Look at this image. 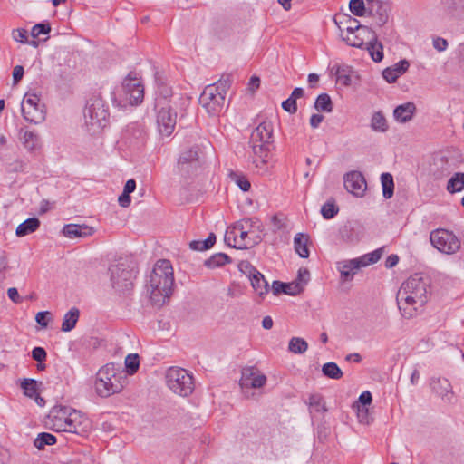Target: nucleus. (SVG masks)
<instances>
[{"mask_svg":"<svg viewBox=\"0 0 464 464\" xmlns=\"http://www.w3.org/2000/svg\"><path fill=\"white\" fill-rule=\"evenodd\" d=\"M294 245L296 253L302 258H307L309 256V250L307 247V238L302 233H297L294 238Z\"/></svg>","mask_w":464,"mask_h":464,"instance_id":"c9c22d12","label":"nucleus"},{"mask_svg":"<svg viewBox=\"0 0 464 464\" xmlns=\"http://www.w3.org/2000/svg\"><path fill=\"white\" fill-rule=\"evenodd\" d=\"M216 235L210 233L205 240H192L189 243V247L196 251H204L211 248L216 243Z\"/></svg>","mask_w":464,"mask_h":464,"instance_id":"f704fd0d","label":"nucleus"},{"mask_svg":"<svg viewBox=\"0 0 464 464\" xmlns=\"http://www.w3.org/2000/svg\"><path fill=\"white\" fill-rule=\"evenodd\" d=\"M41 225L37 218H29L22 222L15 230L17 237H24L36 231Z\"/></svg>","mask_w":464,"mask_h":464,"instance_id":"393cba45","label":"nucleus"},{"mask_svg":"<svg viewBox=\"0 0 464 464\" xmlns=\"http://www.w3.org/2000/svg\"><path fill=\"white\" fill-rule=\"evenodd\" d=\"M339 212V208L334 204V199L325 202L321 208V214L325 219L334 218Z\"/></svg>","mask_w":464,"mask_h":464,"instance_id":"c03bdc74","label":"nucleus"},{"mask_svg":"<svg viewBox=\"0 0 464 464\" xmlns=\"http://www.w3.org/2000/svg\"><path fill=\"white\" fill-rule=\"evenodd\" d=\"M231 179L234 180L237 185L244 191L246 192L250 189V182L247 179H246L244 176H240L237 173L231 174Z\"/></svg>","mask_w":464,"mask_h":464,"instance_id":"6e6d98bb","label":"nucleus"},{"mask_svg":"<svg viewBox=\"0 0 464 464\" xmlns=\"http://www.w3.org/2000/svg\"><path fill=\"white\" fill-rule=\"evenodd\" d=\"M271 290L275 295L285 294L288 295H296L302 293V286L299 283H283L281 281L275 280L272 283Z\"/></svg>","mask_w":464,"mask_h":464,"instance_id":"f3484780","label":"nucleus"},{"mask_svg":"<svg viewBox=\"0 0 464 464\" xmlns=\"http://www.w3.org/2000/svg\"><path fill=\"white\" fill-rule=\"evenodd\" d=\"M323 374L330 379L339 380L343 373L341 368L334 362H326L322 367Z\"/></svg>","mask_w":464,"mask_h":464,"instance_id":"58836bf2","label":"nucleus"},{"mask_svg":"<svg viewBox=\"0 0 464 464\" xmlns=\"http://www.w3.org/2000/svg\"><path fill=\"white\" fill-rule=\"evenodd\" d=\"M430 278L421 273L411 276L401 286L396 300L401 315L411 318L415 315L416 304L423 306L428 301Z\"/></svg>","mask_w":464,"mask_h":464,"instance_id":"f257e3e1","label":"nucleus"},{"mask_svg":"<svg viewBox=\"0 0 464 464\" xmlns=\"http://www.w3.org/2000/svg\"><path fill=\"white\" fill-rule=\"evenodd\" d=\"M51 429L56 432L82 435L92 428V421L80 411L68 406L55 405L48 414Z\"/></svg>","mask_w":464,"mask_h":464,"instance_id":"7ed1b4c3","label":"nucleus"},{"mask_svg":"<svg viewBox=\"0 0 464 464\" xmlns=\"http://www.w3.org/2000/svg\"><path fill=\"white\" fill-rule=\"evenodd\" d=\"M26 162L22 160H15L10 164V170L14 172H24L26 169Z\"/></svg>","mask_w":464,"mask_h":464,"instance_id":"338daca9","label":"nucleus"},{"mask_svg":"<svg viewBox=\"0 0 464 464\" xmlns=\"http://www.w3.org/2000/svg\"><path fill=\"white\" fill-rule=\"evenodd\" d=\"M47 353L46 351L40 346L34 347L32 350V358L37 362H43L46 360Z\"/></svg>","mask_w":464,"mask_h":464,"instance_id":"bf43d9fd","label":"nucleus"},{"mask_svg":"<svg viewBox=\"0 0 464 464\" xmlns=\"http://www.w3.org/2000/svg\"><path fill=\"white\" fill-rule=\"evenodd\" d=\"M214 88L217 89V92H219L221 96H224V99L226 98L227 91L230 87V80L227 77L226 80H219L215 84H212Z\"/></svg>","mask_w":464,"mask_h":464,"instance_id":"13d9d810","label":"nucleus"},{"mask_svg":"<svg viewBox=\"0 0 464 464\" xmlns=\"http://www.w3.org/2000/svg\"><path fill=\"white\" fill-rule=\"evenodd\" d=\"M250 283L255 292L262 298L269 291L268 282L259 271L256 272L253 278L250 279Z\"/></svg>","mask_w":464,"mask_h":464,"instance_id":"a878e982","label":"nucleus"},{"mask_svg":"<svg viewBox=\"0 0 464 464\" xmlns=\"http://www.w3.org/2000/svg\"><path fill=\"white\" fill-rule=\"evenodd\" d=\"M309 280H310V273H309L308 269L300 268L298 270L297 277L295 280L293 281V283H299V285H301V286H302V292H303L305 285L309 282Z\"/></svg>","mask_w":464,"mask_h":464,"instance_id":"4d7b16f0","label":"nucleus"},{"mask_svg":"<svg viewBox=\"0 0 464 464\" xmlns=\"http://www.w3.org/2000/svg\"><path fill=\"white\" fill-rule=\"evenodd\" d=\"M365 38L368 39V34L364 33H351L343 37V40L350 46L363 49L365 45Z\"/></svg>","mask_w":464,"mask_h":464,"instance_id":"7c9ffc66","label":"nucleus"},{"mask_svg":"<svg viewBox=\"0 0 464 464\" xmlns=\"http://www.w3.org/2000/svg\"><path fill=\"white\" fill-rule=\"evenodd\" d=\"M409 66H410L409 62L407 60L403 59V60H401L396 64H394L392 66V69H393V71H395V72L400 77L401 75H402L403 73H405L407 72V70L409 69Z\"/></svg>","mask_w":464,"mask_h":464,"instance_id":"680f3d73","label":"nucleus"},{"mask_svg":"<svg viewBox=\"0 0 464 464\" xmlns=\"http://www.w3.org/2000/svg\"><path fill=\"white\" fill-rule=\"evenodd\" d=\"M460 2V0H451L447 5V14L452 17L459 16L463 9V6L459 5Z\"/></svg>","mask_w":464,"mask_h":464,"instance_id":"5fc2aeb1","label":"nucleus"},{"mask_svg":"<svg viewBox=\"0 0 464 464\" xmlns=\"http://www.w3.org/2000/svg\"><path fill=\"white\" fill-rule=\"evenodd\" d=\"M266 382V375L260 373L259 371L252 367L243 369L239 382L242 388H261Z\"/></svg>","mask_w":464,"mask_h":464,"instance_id":"4468645a","label":"nucleus"},{"mask_svg":"<svg viewBox=\"0 0 464 464\" xmlns=\"http://www.w3.org/2000/svg\"><path fill=\"white\" fill-rule=\"evenodd\" d=\"M38 142V136L32 130H26L24 134V146L29 150H34Z\"/></svg>","mask_w":464,"mask_h":464,"instance_id":"864d4df0","label":"nucleus"},{"mask_svg":"<svg viewBox=\"0 0 464 464\" xmlns=\"http://www.w3.org/2000/svg\"><path fill=\"white\" fill-rule=\"evenodd\" d=\"M383 78L390 83L395 82L399 75L393 71L392 67H388L382 72Z\"/></svg>","mask_w":464,"mask_h":464,"instance_id":"0e129e2a","label":"nucleus"},{"mask_svg":"<svg viewBox=\"0 0 464 464\" xmlns=\"http://www.w3.org/2000/svg\"><path fill=\"white\" fill-rule=\"evenodd\" d=\"M369 51L371 57L374 62H381L383 59V52L382 44L377 42L376 35L372 31V36H368L364 48Z\"/></svg>","mask_w":464,"mask_h":464,"instance_id":"4be33fe9","label":"nucleus"},{"mask_svg":"<svg viewBox=\"0 0 464 464\" xmlns=\"http://www.w3.org/2000/svg\"><path fill=\"white\" fill-rule=\"evenodd\" d=\"M430 240L431 245L440 252L452 255L460 248V240L450 230L438 228L430 232Z\"/></svg>","mask_w":464,"mask_h":464,"instance_id":"1a4fd4ad","label":"nucleus"},{"mask_svg":"<svg viewBox=\"0 0 464 464\" xmlns=\"http://www.w3.org/2000/svg\"><path fill=\"white\" fill-rule=\"evenodd\" d=\"M360 268L361 266L357 258L337 263V269L343 281H351Z\"/></svg>","mask_w":464,"mask_h":464,"instance_id":"a211bd4d","label":"nucleus"},{"mask_svg":"<svg viewBox=\"0 0 464 464\" xmlns=\"http://www.w3.org/2000/svg\"><path fill=\"white\" fill-rule=\"evenodd\" d=\"M340 236L343 241L350 244L358 243L362 237L357 227L352 222H348L341 228Z\"/></svg>","mask_w":464,"mask_h":464,"instance_id":"412c9836","label":"nucleus"},{"mask_svg":"<svg viewBox=\"0 0 464 464\" xmlns=\"http://www.w3.org/2000/svg\"><path fill=\"white\" fill-rule=\"evenodd\" d=\"M371 13L376 16V23L379 26L383 25L388 21L387 9L380 1H375L372 3Z\"/></svg>","mask_w":464,"mask_h":464,"instance_id":"c85d7f7f","label":"nucleus"},{"mask_svg":"<svg viewBox=\"0 0 464 464\" xmlns=\"http://www.w3.org/2000/svg\"><path fill=\"white\" fill-rule=\"evenodd\" d=\"M168 387L176 394L187 397L194 391V379L183 368L170 367L166 372Z\"/></svg>","mask_w":464,"mask_h":464,"instance_id":"6e6552de","label":"nucleus"},{"mask_svg":"<svg viewBox=\"0 0 464 464\" xmlns=\"http://www.w3.org/2000/svg\"><path fill=\"white\" fill-rule=\"evenodd\" d=\"M128 135L131 136L137 141L143 142L145 139V131L140 126L136 124H131L128 126L125 132V136L127 137Z\"/></svg>","mask_w":464,"mask_h":464,"instance_id":"09e8293b","label":"nucleus"},{"mask_svg":"<svg viewBox=\"0 0 464 464\" xmlns=\"http://www.w3.org/2000/svg\"><path fill=\"white\" fill-rule=\"evenodd\" d=\"M122 376L118 372L114 363L102 366L96 374L95 391L102 398H108L119 393L123 389Z\"/></svg>","mask_w":464,"mask_h":464,"instance_id":"423d86ee","label":"nucleus"},{"mask_svg":"<svg viewBox=\"0 0 464 464\" xmlns=\"http://www.w3.org/2000/svg\"><path fill=\"white\" fill-rule=\"evenodd\" d=\"M352 68L348 65H334L331 68V73L336 76V81L344 86H350L352 83L351 79Z\"/></svg>","mask_w":464,"mask_h":464,"instance_id":"5701e85b","label":"nucleus"},{"mask_svg":"<svg viewBox=\"0 0 464 464\" xmlns=\"http://www.w3.org/2000/svg\"><path fill=\"white\" fill-rule=\"evenodd\" d=\"M173 267L169 260L160 259L154 265L147 283L150 299L154 306L161 307L172 294Z\"/></svg>","mask_w":464,"mask_h":464,"instance_id":"f03ea898","label":"nucleus"},{"mask_svg":"<svg viewBox=\"0 0 464 464\" xmlns=\"http://www.w3.org/2000/svg\"><path fill=\"white\" fill-rule=\"evenodd\" d=\"M432 391L446 402H451L454 392L452 386L446 378H433L430 382Z\"/></svg>","mask_w":464,"mask_h":464,"instance_id":"dca6fc26","label":"nucleus"},{"mask_svg":"<svg viewBox=\"0 0 464 464\" xmlns=\"http://www.w3.org/2000/svg\"><path fill=\"white\" fill-rule=\"evenodd\" d=\"M238 269L240 272H242L244 275H246L249 280L253 278L256 272L258 270L251 265V263L247 260H243L238 264Z\"/></svg>","mask_w":464,"mask_h":464,"instance_id":"603ef678","label":"nucleus"},{"mask_svg":"<svg viewBox=\"0 0 464 464\" xmlns=\"http://www.w3.org/2000/svg\"><path fill=\"white\" fill-rule=\"evenodd\" d=\"M93 233V228L85 225L67 224L63 228V234L69 238L87 237Z\"/></svg>","mask_w":464,"mask_h":464,"instance_id":"6ab92c4d","label":"nucleus"},{"mask_svg":"<svg viewBox=\"0 0 464 464\" xmlns=\"http://www.w3.org/2000/svg\"><path fill=\"white\" fill-rule=\"evenodd\" d=\"M381 183L382 187V196L389 199L394 194V180L391 173L385 172L381 175Z\"/></svg>","mask_w":464,"mask_h":464,"instance_id":"c756f323","label":"nucleus"},{"mask_svg":"<svg viewBox=\"0 0 464 464\" xmlns=\"http://www.w3.org/2000/svg\"><path fill=\"white\" fill-rule=\"evenodd\" d=\"M21 388L25 396L34 398L37 393V382L34 379H24L21 382Z\"/></svg>","mask_w":464,"mask_h":464,"instance_id":"49530a36","label":"nucleus"},{"mask_svg":"<svg viewBox=\"0 0 464 464\" xmlns=\"http://www.w3.org/2000/svg\"><path fill=\"white\" fill-rule=\"evenodd\" d=\"M308 349L307 342L301 337H292L289 341L288 350L295 354H302Z\"/></svg>","mask_w":464,"mask_h":464,"instance_id":"a19ab883","label":"nucleus"},{"mask_svg":"<svg viewBox=\"0 0 464 464\" xmlns=\"http://www.w3.org/2000/svg\"><path fill=\"white\" fill-rule=\"evenodd\" d=\"M349 8L353 14L355 16H362L365 12V5L363 0H351Z\"/></svg>","mask_w":464,"mask_h":464,"instance_id":"8fccbe9b","label":"nucleus"},{"mask_svg":"<svg viewBox=\"0 0 464 464\" xmlns=\"http://www.w3.org/2000/svg\"><path fill=\"white\" fill-rule=\"evenodd\" d=\"M198 102L210 116H217L223 109L225 99L213 85H208L202 92Z\"/></svg>","mask_w":464,"mask_h":464,"instance_id":"f8f14e48","label":"nucleus"},{"mask_svg":"<svg viewBox=\"0 0 464 464\" xmlns=\"http://www.w3.org/2000/svg\"><path fill=\"white\" fill-rule=\"evenodd\" d=\"M370 127L375 132L385 133L389 130L388 121L382 111H374L371 117Z\"/></svg>","mask_w":464,"mask_h":464,"instance_id":"b1692460","label":"nucleus"},{"mask_svg":"<svg viewBox=\"0 0 464 464\" xmlns=\"http://www.w3.org/2000/svg\"><path fill=\"white\" fill-rule=\"evenodd\" d=\"M144 98V86L140 84L136 89L132 90L130 93L123 95L125 102L131 105H138L142 102Z\"/></svg>","mask_w":464,"mask_h":464,"instance_id":"ea45409f","label":"nucleus"},{"mask_svg":"<svg viewBox=\"0 0 464 464\" xmlns=\"http://www.w3.org/2000/svg\"><path fill=\"white\" fill-rule=\"evenodd\" d=\"M13 38L14 41L25 44L28 42L27 31L25 29H16L13 31Z\"/></svg>","mask_w":464,"mask_h":464,"instance_id":"e2e57ef3","label":"nucleus"},{"mask_svg":"<svg viewBox=\"0 0 464 464\" xmlns=\"http://www.w3.org/2000/svg\"><path fill=\"white\" fill-rule=\"evenodd\" d=\"M282 108L285 111L294 114L297 111L296 101L290 96L288 99L282 102Z\"/></svg>","mask_w":464,"mask_h":464,"instance_id":"052dcab7","label":"nucleus"},{"mask_svg":"<svg viewBox=\"0 0 464 464\" xmlns=\"http://www.w3.org/2000/svg\"><path fill=\"white\" fill-rule=\"evenodd\" d=\"M179 168L188 174L193 173L200 166L198 152L196 149H189L184 151L178 160Z\"/></svg>","mask_w":464,"mask_h":464,"instance_id":"2eb2a0df","label":"nucleus"},{"mask_svg":"<svg viewBox=\"0 0 464 464\" xmlns=\"http://www.w3.org/2000/svg\"><path fill=\"white\" fill-rule=\"evenodd\" d=\"M447 189L450 193L460 192L464 189V173H455L448 181Z\"/></svg>","mask_w":464,"mask_h":464,"instance_id":"e433bc0d","label":"nucleus"},{"mask_svg":"<svg viewBox=\"0 0 464 464\" xmlns=\"http://www.w3.org/2000/svg\"><path fill=\"white\" fill-rule=\"evenodd\" d=\"M159 131L163 136H169L176 126L177 112L173 111L169 102L158 101L155 103Z\"/></svg>","mask_w":464,"mask_h":464,"instance_id":"9b49d317","label":"nucleus"},{"mask_svg":"<svg viewBox=\"0 0 464 464\" xmlns=\"http://www.w3.org/2000/svg\"><path fill=\"white\" fill-rule=\"evenodd\" d=\"M231 258L225 253H216L204 261V265L210 269L220 267L231 263Z\"/></svg>","mask_w":464,"mask_h":464,"instance_id":"cd10ccee","label":"nucleus"},{"mask_svg":"<svg viewBox=\"0 0 464 464\" xmlns=\"http://www.w3.org/2000/svg\"><path fill=\"white\" fill-rule=\"evenodd\" d=\"M358 401L362 404V407H366L367 405H370L372 401V393L368 391L362 392L359 396Z\"/></svg>","mask_w":464,"mask_h":464,"instance_id":"774afa93","label":"nucleus"},{"mask_svg":"<svg viewBox=\"0 0 464 464\" xmlns=\"http://www.w3.org/2000/svg\"><path fill=\"white\" fill-rule=\"evenodd\" d=\"M22 114L25 121L39 124L45 120V105L40 102V98L35 93L27 92L21 104Z\"/></svg>","mask_w":464,"mask_h":464,"instance_id":"9d476101","label":"nucleus"},{"mask_svg":"<svg viewBox=\"0 0 464 464\" xmlns=\"http://www.w3.org/2000/svg\"><path fill=\"white\" fill-rule=\"evenodd\" d=\"M273 125L271 122L260 123L251 133L249 144L254 157L253 163L256 168L263 169L274 148Z\"/></svg>","mask_w":464,"mask_h":464,"instance_id":"20e7f679","label":"nucleus"},{"mask_svg":"<svg viewBox=\"0 0 464 464\" xmlns=\"http://www.w3.org/2000/svg\"><path fill=\"white\" fill-rule=\"evenodd\" d=\"M308 405L316 412H326L327 408L325 406L324 398L321 394L314 393L311 394L308 398Z\"/></svg>","mask_w":464,"mask_h":464,"instance_id":"37998d69","label":"nucleus"},{"mask_svg":"<svg viewBox=\"0 0 464 464\" xmlns=\"http://www.w3.org/2000/svg\"><path fill=\"white\" fill-rule=\"evenodd\" d=\"M57 439L54 435L48 432L39 433L34 440V446L38 450H44L45 446L54 445Z\"/></svg>","mask_w":464,"mask_h":464,"instance_id":"4c0bfd02","label":"nucleus"},{"mask_svg":"<svg viewBox=\"0 0 464 464\" xmlns=\"http://www.w3.org/2000/svg\"><path fill=\"white\" fill-rule=\"evenodd\" d=\"M83 115L86 126L93 134L106 127L110 113L108 105L100 94H93L88 100Z\"/></svg>","mask_w":464,"mask_h":464,"instance_id":"39448f33","label":"nucleus"},{"mask_svg":"<svg viewBox=\"0 0 464 464\" xmlns=\"http://www.w3.org/2000/svg\"><path fill=\"white\" fill-rule=\"evenodd\" d=\"M80 316V311L76 307L71 308L63 316V323H62V331L63 332H70L72 331Z\"/></svg>","mask_w":464,"mask_h":464,"instance_id":"bb28decb","label":"nucleus"},{"mask_svg":"<svg viewBox=\"0 0 464 464\" xmlns=\"http://www.w3.org/2000/svg\"><path fill=\"white\" fill-rule=\"evenodd\" d=\"M156 82L158 85L157 93L159 95V97L156 98V102L158 101H162V102L169 103L168 98L170 97L172 94L171 89L168 85L164 84L162 82H160L159 79H156Z\"/></svg>","mask_w":464,"mask_h":464,"instance_id":"de8ad7c7","label":"nucleus"},{"mask_svg":"<svg viewBox=\"0 0 464 464\" xmlns=\"http://www.w3.org/2000/svg\"><path fill=\"white\" fill-rule=\"evenodd\" d=\"M344 19L347 24L345 27L347 34L359 32L368 34V36H372V31L367 26L361 25L355 18L347 15Z\"/></svg>","mask_w":464,"mask_h":464,"instance_id":"72a5a7b5","label":"nucleus"},{"mask_svg":"<svg viewBox=\"0 0 464 464\" xmlns=\"http://www.w3.org/2000/svg\"><path fill=\"white\" fill-rule=\"evenodd\" d=\"M111 286L121 294L131 290L137 271L129 262H119L109 267Z\"/></svg>","mask_w":464,"mask_h":464,"instance_id":"0eeeda50","label":"nucleus"},{"mask_svg":"<svg viewBox=\"0 0 464 464\" xmlns=\"http://www.w3.org/2000/svg\"><path fill=\"white\" fill-rule=\"evenodd\" d=\"M51 314L48 311L38 312L35 316L36 323L42 327L45 328L48 325L47 316Z\"/></svg>","mask_w":464,"mask_h":464,"instance_id":"69168bd1","label":"nucleus"},{"mask_svg":"<svg viewBox=\"0 0 464 464\" xmlns=\"http://www.w3.org/2000/svg\"><path fill=\"white\" fill-rule=\"evenodd\" d=\"M416 111V106L413 102L398 105L393 111L394 119L399 122H407L411 121Z\"/></svg>","mask_w":464,"mask_h":464,"instance_id":"aec40b11","label":"nucleus"},{"mask_svg":"<svg viewBox=\"0 0 464 464\" xmlns=\"http://www.w3.org/2000/svg\"><path fill=\"white\" fill-rule=\"evenodd\" d=\"M382 255V248H378L371 253L363 255L357 259L359 260L361 267H363L377 263L381 259Z\"/></svg>","mask_w":464,"mask_h":464,"instance_id":"79ce46f5","label":"nucleus"},{"mask_svg":"<svg viewBox=\"0 0 464 464\" xmlns=\"http://www.w3.org/2000/svg\"><path fill=\"white\" fill-rule=\"evenodd\" d=\"M51 32V26L49 23H40L33 26L31 30V35L33 38H37L41 34H47Z\"/></svg>","mask_w":464,"mask_h":464,"instance_id":"3c124183","label":"nucleus"},{"mask_svg":"<svg viewBox=\"0 0 464 464\" xmlns=\"http://www.w3.org/2000/svg\"><path fill=\"white\" fill-rule=\"evenodd\" d=\"M314 109L317 111L332 112L334 110V103L331 97L327 93H321L317 96L314 102Z\"/></svg>","mask_w":464,"mask_h":464,"instance_id":"2f4dec72","label":"nucleus"},{"mask_svg":"<svg viewBox=\"0 0 464 464\" xmlns=\"http://www.w3.org/2000/svg\"><path fill=\"white\" fill-rule=\"evenodd\" d=\"M127 372L132 375L137 372L140 367V357L137 353H130L125 358Z\"/></svg>","mask_w":464,"mask_h":464,"instance_id":"a18cd8bd","label":"nucleus"},{"mask_svg":"<svg viewBox=\"0 0 464 464\" xmlns=\"http://www.w3.org/2000/svg\"><path fill=\"white\" fill-rule=\"evenodd\" d=\"M140 84H141V81L137 77V73L130 72L123 80L121 92L122 95L130 93L132 90L136 89Z\"/></svg>","mask_w":464,"mask_h":464,"instance_id":"473e14b6","label":"nucleus"},{"mask_svg":"<svg viewBox=\"0 0 464 464\" xmlns=\"http://www.w3.org/2000/svg\"><path fill=\"white\" fill-rule=\"evenodd\" d=\"M344 187L348 192L356 197H362L367 184L363 175L359 171H351L343 177Z\"/></svg>","mask_w":464,"mask_h":464,"instance_id":"ddd939ff","label":"nucleus"}]
</instances>
